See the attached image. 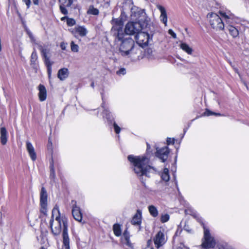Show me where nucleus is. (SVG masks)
<instances>
[{"label":"nucleus","instance_id":"f257e3e1","mask_svg":"<svg viewBox=\"0 0 249 249\" xmlns=\"http://www.w3.org/2000/svg\"><path fill=\"white\" fill-rule=\"evenodd\" d=\"M49 225L51 231L54 235H58L63 230V243L64 246L63 249H70L68 219L64 216H61L58 207L56 205L52 210Z\"/></svg>","mask_w":249,"mask_h":249},{"label":"nucleus","instance_id":"f03ea898","mask_svg":"<svg viewBox=\"0 0 249 249\" xmlns=\"http://www.w3.org/2000/svg\"><path fill=\"white\" fill-rule=\"evenodd\" d=\"M136 14L137 21L128 22L125 25L124 32L126 35H137L141 30L147 28L150 25V19L147 16L144 9H138Z\"/></svg>","mask_w":249,"mask_h":249},{"label":"nucleus","instance_id":"7ed1b4c3","mask_svg":"<svg viewBox=\"0 0 249 249\" xmlns=\"http://www.w3.org/2000/svg\"><path fill=\"white\" fill-rule=\"evenodd\" d=\"M127 159L132 164L135 173L139 177L147 176L148 173L155 170L153 167L149 165V159L144 156L129 155Z\"/></svg>","mask_w":249,"mask_h":249},{"label":"nucleus","instance_id":"20e7f679","mask_svg":"<svg viewBox=\"0 0 249 249\" xmlns=\"http://www.w3.org/2000/svg\"><path fill=\"white\" fill-rule=\"evenodd\" d=\"M119 51L123 56L133 57L134 54L138 53L139 49L135 46L134 40L128 37L122 41Z\"/></svg>","mask_w":249,"mask_h":249},{"label":"nucleus","instance_id":"39448f33","mask_svg":"<svg viewBox=\"0 0 249 249\" xmlns=\"http://www.w3.org/2000/svg\"><path fill=\"white\" fill-rule=\"evenodd\" d=\"M207 18L211 27L214 30L219 32L224 30V22L218 15L214 13H209Z\"/></svg>","mask_w":249,"mask_h":249},{"label":"nucleus","instance_id":"423d86ee","mask_svg":"<svg viewBox=\"0 0 249 249\" xmlns=\"http://www.w3.org/2000/svg\"><path fill=\"white\" fill-rule=\"evenodd\" d=\"M38 49L40 51L44 62L47 68V71L49 77H51L52 72V66L53 62L50 60V50L46 46L41 45L38 46Z\"/></svg>","mask_w":249,"mask_h":249},{"label":"nucleus","instance_id":"0eeeda50","mask_svg":"<svg viewBox=\"0 0 249 249\" xmlns=\"http://www.w3.org/2000/svg\"><path fill=\"white\" fill-rule=\"evenodd\" d=\"M204 229V241L202 246L204 248H213L215 245V242L213 238L211 235L209 230L205 226Z\"/></svg>","mask_w":249,"mask_h":249},{"label":"nucleus","instance_id":"6e6552de","mask_svg":"<svg viewBox=\"0 0 249 249\" xmlns=\"http://www.w3.org/2000/svg\"><path fill=\"white\" fill-rule=\"evenodd\" d=\"M135 39L137 44L143 48L148 45L150 38L149 34L147 33L140 31L135 36Z\"/></svg>","mask_w":249,"mask_h":249},{"label":"nucleus","instance_id":"1a4fd4ad","mask_svg":"<svg viewBox=\"0 0 249 249\" xmlns=\"http://www.w3.org/2000/svg\"><path fill=\"white\" fill-rule=\"evenodd\" d=\"M47 193L44 187L41 188L40 195V212L44 215L47 214Z\"/></svg>","mask_w":249,"mask_h":249},{"label":"nucleus","instance_id":"9d476101","mask_svg":"<svg viewBox=\"0 0 249 249\" xmlns=\"http://www.w3.org/2000/svg\"><path fill=\"white\" fill-rule=\"evenodd\" d=\"M112 24H113V29L116 31V33L114 35H116L119 39H121L120 34L122 33L123 23L122 21L119 19H113L112 20Z\"/></svg>","mask_w":249,"mask_h":249},{"label":"nucleus","instance_id":"9b49d317","mask_svg":"<svg viewBox=\"0 0 249 249\" xmlns=\"http://www.w3.org/2000/svg\"><path fill=\"white\" fill-rule=\"evenodd\" d=\"M166 241L164 234L161 231H159L154 238V244L157 248L164 245Z\"/></svg>","mask_w":249,"mask_h":249},{"label":"nucleus","instance_id":"f8f14e48","mask_svg":"<svg viewBox=\"0 0 249 249\" xmlns=\"http://www.w3.org/2000/svg\"><path fill=\"white\" fill-rule=\"evenodd\" d=\"M169 150L168 147H164L160 149H157L156 155L160 159L162 162H164L167 159Z\"/></svg>","mask_w":249,"mask_h":249},{"label":"nucleus","instance_id":"ddd939ff","mask_svg":"<svg viewBox=\"0 0 249 249\" xmlns=\"http://www.w3.org/2000/svg\"><path fill=\"white\" fill-rule=\"evenodd\" d=\"M26 147L30 158L35 161L36 159V154L33 145L30 142L27 141L26 142Z\"/></svg>","mask_w":249,"mask_h":249},{"label":"nucleus","instance_id":"4468645a","mask_svg":"<svg viewBox=\"0 0 249 249\" xmlns=\"http://www.w3.org/2000/svg\"><path fill=\"white\" fill-rule=\"evenodd\" d=\"M157 8L160 10V21L164 23V24L166 26L167 22V15L166 11L165 8L160 5H158L157 6Z\"/></svg>","mask_w":249,"mask_h":249},{"label":"nucleus","instance_id":"2eb2a0df","mask_svg":"<svg viewBox=\"0 0 249 249\" xmlns=\"http://www.w3.org/2000/svg\"><path fill=\"white\" fill-rule=\"evenodd\" d=\"M38 89L39 90L38 95L40 101H44L47 98V90L45 87L43 85L40 84L38 86Z\"/></svg>","mask_w":249,"mask_h":249},{"label":"nucleus","instance_id":"dca6fc26","mask_svg":"<svg viewBox=\"0 0 249 249\" xmlns=\"http://www.w3.org/2000/svg\"><path fill=\"white\" fill-rule=\"evenodd\" d=\"M72 213L73 218L77 221L81 222L82 219V216L80 208L76 205L73 207Z\"/></svg>","mask_w":249,"mask_h":249},{"label":"nucleus","instance_id":"f3484780","mask_svg":"<svg viewBox=\"0 0 249 249\" xmlns=\"http://www.w3.org/2000/svg\"><path fill=\"white\" fill-rule=\"evenodd\" d=\"M142 221V213L140 211L138 210L135 214L133 216L131 223L134 225H140Z\"/></svg>","mask_w":249,"mask_h":249},{"label":"nucleus","instance_id":"a211bd4d","mask_svg":"<svg viewBox=\"0 0 249 249\" xmlns=\"http://www.w3.org/2000/svg\"><path fill=\"white\" fill-rule=\"evenodd\" d=\"M69 71L67 68H63L60 69L57 73L58 78L61 81L65 80L68 77Z\"/></svg>","mask_w":249,"mask_h":249},{"label":"nucleus","instance_id":"6ab92c4d","mask_svg":"<svg viewBox=\"0 0 249 249\" xmlns=\"http://www.w3.org/2000/svg\"><path fill=\"white\" fill-rule=\"evenodd\" d=\"M121 240L122 242L124 245H125L128 247L132 248V245L129 241V233L127 231H124Z\"/></svg>","mask_w":249,"mask_h":249},{"label":"nucleus","instance_id":"aec40b11","mask_svg":"<svg viewBox=\"0 0 249 249\" xmlns=\"http://www.w3.org/2000/svg\"><path fill=\"white\" fill-rule=\"evenodd\" d=\"M0 141L3 145H5L7 141V132L5 127L0 128Z\"/></svg>","mask_w":249,"mask_h":249},{"label":"nucleus","instance_id":"412c9836","mask_svg":"<svg viewBox=\"0 0 249 249\" xmlns=\"http://www.w3.org/2000/svg\"><path fill=\"white\" fill-rule=\"evenodd\" d=\"M74 30L75 33L78 34L81 36H85L88 33V31L84 26H77L75 27Z\"/></svg>","mask_w":249,"mask_h":249},{"label":"nucleus","instance_id":"4be33fe9","mask_svg":"<svg viewBox=\"0 0 249 249\" xmlns=\"http://www.w3.org/2000/svg\"><path fill=\"white\" fill-rule=\"evenodd\" d=\"M179 47L184 52L188 54H192L193 53V49L190 47L187 43L181 42L179 44Z\"/></svg>","mask_w":249,"mask_h":249},{"label":"nucleus","instance_id":"5701e85b","mask_svg":"<svg viewBox=\"0 0 249 249\" xmlns=\"http://www.w3.org/2000/svg\"><path fill=\"white\" fill-rule=\"evenodd\" d=\"M185 213L187 214H190L194 216L195 218L198 221H200L201 219L200 217H199L198 214H197L196 212L192 209H188L187 210H185Z\"/></svg>","mask_w":249,"mask_h":249},{"label":"nucleus","instance_id":"b1692460","mask_svg":"<svg viewBox=\"0 0 249 249\" xmlns=\"http://www.w3.org/2000/svg\"><path fill=\"white\" fill-rule=\"evenodd\" d=\"M113 231L114 234L117 236H120L122 234L121 226L118 224H115L113 225Z\"/></svg>","mask_w":249,"mask_h":249},{"label":"nucleus","instance_id":"393cba45","mask_svg":"<svg viewBox=\"0 0 249 249\" xmlns=\"http://www.w3.org/2000/svg\"><path fill=\"white\" fill-rule=\"evenodd\" d=\"M228 30L230 34L233 37H237L238 36L239 33L238 30L232 26H229Z\"/></svg>","mask_w":249,"mask_h":249},{"label":"nucleus","instance_id":"a878e982","mask_svg":"<svg viewBox=\"0 0 249 249\" xmlns=\"http://www.w3.org/2000/svg\"><path fill=\"white\" fill-rule=\"evenodd\" d=\"M148 211L150 214L153 217H157L158 215V211L157 209L153 205H150L148 207Z\"/></svg>","mask_w":249,"mask_h":249},{"label":"nucleus","instance_id":"bb28decb","mask_svg":"<svg viewBox=\"0 0 249 249\" xmlns=\"http://www.w3.org/2000/svg\"><path fill=\"white\" fill-rule=\"evenodd\" d=\"M161 178L165 181H168L170 179L169 175V170L168 168H164L161 176Z\"/></svg>","mask_w":249,"mask_h":249},{"label":"nucleus","instance_id":"cd10ccee","mask_svg":"<svg viewBox=\"0 0 249 249\" xmlns=\"http://www.w3.org/2000/svg\"><path fill=\"white\" fill-rule=\"evenodd\" d=\"M87 13L89 14L98 15L99 12L98 9L94 8L93 6H90Z\"/></svg>","mask_w":249,"mask_h":249},{"label":"nucleus","instance_id":"c85d7f7f","mask_svg":"<svg viewBox=\"0 0 249 249\" xmlns=\"http://www.w3.org/2000/svg\"><path fill=\"white\" fill-rule=\"evenodd\" d=\"M219 14H220L222 18H223L225 20L230 19L233 18V15L232 14L228 13H226L224 12H219Z\"/></svg>","mask_w":249,"mask_h":249},{"label":"nucleus","instance_id":"c756f323","mask_svg":"<svg viewBox=\"0 0 249 249\" xmlns=\"http://www.w3.org/2000/svg\"><path fill=\"white\" fill-rule=\"evenodd\" d=\"M60 5H65L66 7H70L73 2V0H58Z\"/></svg>","mask_w":249,"mask_h":249},{"label":"nucleus","instance_id":"7c9ffc66","mask_svg":"<svg viewBox=\"0 0 249 249\" xmlns=\"http://www.w3.org/2000/svg\"><path fill=\"white\" fill-rule=\"evenodd\" d=\"M170 216L167 213L162 214L160 216V221L162 223L167 222L169 219Z\"/></svg>","mask_w":249,"mask_h":249},{"label":"nucleus","instance_id":"2f4dec72","mask_svg":"<svg viewBox=\"0 0 249 249\" xmlns=\"http://www.w3.org/2000/svg\"><path fill=\"white\" fill-rule=\"evenodd\" d=\"M37 59V55L35 51H34L31 56V63L32 64L35 63Z\"/></svg>","mask_w":249,"mask_h":249},{"label":"nucleus","instance_id":"473e14b6","mask_svg":"<svg viewBox=\"0 0 249 249\" xmlns=\"http://www.w3.org/2000/svg\"><path fill=\"white\" fill-rule=\"evenodd\" d=\"M71 51L73 52H77L79 50V46L77 45L74 44L73 41H71Z\"/></svg>","mask_w":249,"mask_h":249},{"label":"nucleus","instance_id":"72a5a7b5","mask_svg":"<svg viewBox=\"0 0 249 249\" xmlns=\"http://www.w3.org/2000/svg\"><path fill=\"white\" fill-rule=\"evenodd\" d=\"M55 177V172L53 163L50 164V178H54Z\"/></svg>","mask_w":249,"mask_h":249},{"label":"nucleus","instance_id":"f704fd0d","mask_svg":"<svg viewBox=\"0 0 249 249\" xmlns=\"http://www.w3.org/2000/svg\"><path fill=\"white\" fill-rule=\"evenodd\" d=\"M65 7H66L65 5L59 6L61 12L64 15H67L68 14V12Z\"/></svg>","mask_w":249,"mask_h":249},{"label":"nucleus","instance_id":"c9c22d12","mask_svg":"<svg viewBox=\"0 0 249 249\" xmlns=\"http://www.w3.org/2000/svg\"><path fill=\"white\" fill-rule=\"evenodd\" d=\"M67 23L69 26H71L75 24V21L72 18H67Z\"/></svg>","mask_w":249,"mask_h":249},{"label":"nucleus","instance_id":"e433bc0d","mask_svg":"<svg viewBox=\"0 0 249 249\" xmlns=\"http://www.w3.org/2000/svg\"><path fill=\"white\" fill-rule=\"evenodd\" d=\"M204 114L206 116H210L212 115L221 116V114L220 113H216L214 112H213L209 110H206Z\"/></svg>","mask_w":249,"mask_h":249},{"label":"nucleus","instance_id":"4c0bfd02","mask_svg":"<svg viewBox=\"0 0 249 249\" xmlns=\"http://www.w3.org/2000/svg\"><path fill=\"white\" fill-rule=\"evenodd\" d=\"M104 115H106V118L107 119L108 121H111V117L110 116V113L107 110H105L103 112Z\"/></svg>","mask_w":249,"mask_h":249},{"label":"nucleus","instance_id":"58836bf2","mask_svg":"<svg viewBox=\"0 0 249 249\" xmlns=\"http://www.w3.org/2000/svg\"><path fill=\"white\" fill-rule=\"evenodd\" d=\"M113 126L114 130L117 134H119L120 132V127L114 122L113 124Z\"/></svg>","mask_w":249,"mask_h":249},{"label":"nucleus","instance_id":"ea45409f","mask_svg":"<svg viewBox=\"0 0 249 249\" xmlns=\"http://www.w3.org/2000/svg\"><path fill=\"white\" fill-rule=\"evenodd\" d=\"M168 33L170 35L174 38H177L176 34L173 32V31L171 29H169L168 30Z\"/></svg>","mask_w":249,"mask_h":249},{"label":"nucleus","instance_id":"a19ab883","mask_svg":"<svg viewBox=\"0 0 249 249\" xmlns=\"http://www.w3.org/2000/svg\"><path fill=\"white\" fill-rule=\"evenodd\" d=\"M27 34L31 40V41L32 42H35V39L33 35V34H32V33H31L29 31H28L27 32Z\"/></svg>","mask_w":249,"mask_h":249},{"label":"nucleus","instance_id":"79ce46f5","mask_svg":"<svg viewBox=\"0 0 249 249\" xmlns=\"http://www.w3.org/2000/svg\"><path fill=\"white\" fill-rule=\"evenodd\" d=\"M23 2L25 3L28 8L30 6L31 1L30 0H22Z\"/></svg>","mask_w":249,"mask_h":249},{"label":"nucleus","instance_id":"37998d69","mask_svg":"<svg viewBox=\"0 0 249 249\" xmlns=\"http://www.w3.org/2000/svg\"><path fill=\"white\" fill-rule=\"evenodd\" d=\"M167 143L168 145L170 144H174V139L171 138H167Z\"/></svg>","mask_w":249,"mask_h":249},{"label":"nucleus","instance_id":"c03bdc74","mask_svg":"<svg viewBox=\"0 0 249 249\" xmlns=\"http://www.w3.org/2000/svg\"><path fill=\"white\" fill-rule=\"evenodd\" d=\"M66 46H67V44L63 42H61L60 43V47H61V49L63 50H66Z\"/></svg>","mask_w":249,"mask_h":249},{"label":"nucleus","instance_id":"a18cd8bd","mask_svg":"<svg viewBox=\"0 0 249 249\" xmlns=\"http://www.w3.org/2000/svg\"><path fill=\"white\" fill-rule=\"evenodd\" d=\"M125 70L124 69H121L117 72V73L124 74L125 73Z\"/></svg>","mask_w":249,"mask_h":249},{"label":"nucleus","instance_id":"49530a36","mask_svg":"<svg viewBox=\"0 0 249 249\" xmlns=\"http://www.w3.org/2000/svg\"><path fill=\"white\" fill-rule=\"evenodd\" d=\"M33 2L35 5H37L38 4V0H33Z\"/></svg>","mask_w":249,"mask_h":249},{"label":"nucleus","instance_id":"de8ad7c7","mask_svg":"<svg viewBox=\"0 0 249 249\" xmlns=\"http://www.w3.org/2000/svg\"><path fill=\"white\" fill-rule=\"evenodd\" d=\"M66 18H67L66 17H64L62 18L61 19V20H64V19H65Z\"/></svg>","mask_w":249,"mask_h":249},{"label":"nucleus","instance_id":"09e8293b","mask_svg":"<svg viewBox=\"0 0 249 249\" xmlns=\"http://www.w3.org/2000/svg\"><path fill=\"white\" fill-rule=\"evenodd\" d=\"M91 86L92 88H93V87H94V83H93V82H92V83H91Z\"/></svg>","mask_w":249,"mask_h":249},{"label":"nucleus","instance_id":"8fccbe9b","mask_svg":"<svg viewBox=\"0 0 249 249\" xmlns=\"http://www.w3.org/2000/svg\"><path fill=\"white\" fill-rule=\"evenodd\" d=\"M218 249H225L223 247H219Z\"/></svg>","mask_w":249,"mask_h":249},{"label":"nucleus","instance_id":"3c124183","mask_svg":"<svg viewBox=\"0 0 249 249\" xmlns=\"http://www.w3.org/2000/svg\"><path fill=\"white\" fill-rule=\"evenodd\" d=\"M218 249H225L223 247H219Z\"/></svg>","mask_w":249,"mask_h":249},{"label":"nucleus","instance_id":"603ef678","mask_svg":"<svg viewBox=\"0 0 249 249\" xmlns=\"http://www.w3.org/2000/svg\"><path fill=\"white\" fill-rule=\"evenodd\" d=\"M41 249H44V248H41Z\"/></svg>","mask_w":249,"mask_h":249}]
</instances>
